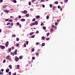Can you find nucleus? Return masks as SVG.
<instances>
[{"label":"nucleus","instance_id":"obj_1","mask_svg":"<svg viewBox=\"0 0 75 75\" xmlns=\"http://www.w3.org/2000/svg\"><path fill=\"white\" fill-rule=\"evenodd\" d=\"M8 44H9V42L8 41L6 42L5 44L6 47H8Z\"/></svg>","mask_w":75,"mask_h":75},{"label":"nucleus","instance_id":"obj_2","mask_svg":"<svg viewBox=\"0 0 75 75\" xmlns=\"http://www.w3.org/2000/svg\"><path fill=\"white\" fill-rule=\"evenodd\" d=\"M4 12H5L7 14L8 13V12H9V11H8L7 10H5L4 11Z\"/></svg>","mask_w":75,"mask_h":75},{"label":"nucleus","instance_id":"obj_3","mask_svg":"<svg viewBox=\"0 0 75 75\" xmlns=\"http://www.w3.org/2000/svg\"><path fill=\"white\" fill-rule=\"evenodd\" d=\"M19 60V59L18 58V57H15V61H18Z\"/></svg>","mask_w":75,"mask_h":75},{"label":"nucleus","instance_id":"obj_4","mask_svg":"<svg viewBox=\"0 0 75 75\" xmlns=\"http://www.w3.org/2000/svg\"><path fill=\"white\" fill-rule=\"evenodd\" d=\"M17 49H16L14 52V54L15 55H16L17 54Z\"/></svg>","mask_w":75,"mask_h":75},{"label":"nucleus","instance_id":"obj_5","mask_svg":"<svg viewBox=\"0 0 75 75\" xmlns=\"http://www.w3.org/2000/svg\"><path fill=\"white\" fill-rule=\"evenodd\" d=\"M0 47L1 48V49H4V48H5V47L3 46V45L0 46Z\"/></svg>","mask_w":75,"mask_h":75},{"label":"nucleus","instance_id":"obj_6","mask_svg":"<svg viewBox=\"0 0 75 75\" xmlns=\"http://www.w3.org/2000/svg\"><path fill=\"white\" fill-rule=\"evenodd\" d=\"M9 71H10V69H7L6 70V72L7 73H8V72Z\"/></svg>","mask_w":75,"mask_h":75},{"label":"nucleus","instance_id":"obj_7","mask_svg":"<svg viewBox=\"0 0 75 75\" xmlns=\"http://www.w3.org/2000/svg\"><path fill=\"white\" fill-rule=\"evenodd\" d=\"M35 17L36 19H38L39 18H40V16H36Z\"/></svg>","mask_w":75,"mask_h":75},{"label":"nucleus","instance_id":"obj_8","mask_svg":"<svg viewBox=\"0 0 75 75\" xmlns=\"http://www.w3.org/2000/svg\"><path fill=\"white\" fill-rule=\"evenodd\" d=\"M10 58V56L9 55L7 56L6 57V59H8Z\"/></svg>","mask_w":75,"mask_h":75},{"label":"nucleus","instance_id":"obj_9","mask_svg":"<svg viewBox=\"0 0 75 75\" xmlns=\"http://www.w3.org/2000/svg\"><path fill=\"white\" fill-rule=\"evenodd\" d=\"M21 20V21H25V20L24 19L22 18Z\"/></svg>","mask_w":75,"mask_h":75},{"label":"nucleus","instance_id":"obj_10","mask_svg":"<svg viewBox=\"0 0 75 75\" xmlns=\"http://www.w3.org/2000/svg\"><path fill=\"white\" fill-rule=\"evenodd\" d=\"M9 68L11 69H12V66H11V65H9Z\"/></svg>","mask_w":75,"mask_h":75},{"label":"nucleus","instance_id":"obj_11","mask_svg":"<svg viewBox=\"0 0 75 75\" xmlns=\"http://www.w3.org/2000/svg\"><path fill=\"white\" fill-rule=\"evenodd\" d=\"M13 1L14 3H17V1H16V0H13Z\"/></svg>","mask_w":75,"mask_h":75},{"label":"nucleus","instance_id":"obj_12","mask_svg":"<svg viewBox=\"0 0 75 75\" xmlns=\"http://www.w3.org/2000/svg\"><path fill=\"white\" fill-rule=\"evenodd\" d=\"M42 39L43 40H45V37H44V36H42Z\"/></svg>","mask_w":75,"mask_h":75},{"label":"nucleus","instance_id":"obj_13","mask_svg":"<svg viewBox=\"0 0 75 75\" xmlns=\"http://www.w3.org/2000/svg\"><path fill=\"white\" fill-rule=\"evenodd\" d=\"M6 7H7V6L5 5L4 6H3L2 8H6Z\"/></svg>","mask_w":75,"mask_h":75},{"label":"nucleus","instance_id":"obj_14","mask_svg":"<svg viewBox=\"0 0 75 75\" xmlns=\"http://www.w3.org/2000/svg\"><path fill=\"white\" fill-rule=\"evenodd\" d=\"M17 68L18 69L20 68V65H17Z\"/></svg>","mask_w":75,"mask_h":75},{"label":"nucleus","instance_id":"obj_15","mask_svg":"<svg viewBox=\"0 0 75 75\" xmlns=\"http://www.w3.org/2000/svg\"><path fill=\"white\" fill-rule=\"evenodd\" d=\"M24 14H26V13H27V11L26 10L24 11Z\"/></svg>","mask_w":75,"mask_h":75},{"label":"nucleus","instance_id":"obj_16","mask_svg":"<svg viewBox=\"0 0 75 75\" xmlns=\"http://www.w3.org/2000/svg\"><path fill=\"white\" fill-rule=\"evenodd\" d=\"M50 32L51 33H52V31H54V29L51 28L50 29Z\"/></svg>","mask_w":75,"mask_h":75},{"label":"nucleus","instance_id":"obj_17","mask_svg":"<svg viewBox=\"0 0 75 75\" xmlns=\"http://www.w3.org/2000/svg\"><path fill=\"white\" fill-rule=\"evenodd\" d=\"M43 30H46V27H45V26H44L43 27Z\"/></svg>","mask_w":75,"mask_h":75},{"label":"nucleus","instance_id":"obj_18","mask_svg":"<svg viewBox=\"0 0 75 75\" xmlns=\"http://www.w3.org/2000/svg\"><path fill=\"white\" fill-rule=\"evenodd\" d=\"M35 23L36 25H37V24H38V21H35Z\"/></svg>","mask_w":75,"mask_h":75},{"label":"nucleus","instance_id":"obj_19","mask_svg":"<svg viewBox=\"0 0 75 75\" xmlns=\"http://www.w3.org/2000/svg\"><path fill=\"white\" fill-rule=\"evenodd\" d=\"M19 58H20V59H22V58H23V56H21L19 57Z\"/></svg>","mask_w":75,"mask_h":75},{"label":"nucleus","instance_id":"obj_20","mask_svg":"<svg viewBox=\"0 0 75 75\" xmlns=\"http://www.w3.org/2000/svg\"><path fill=\"white\" fill-rule=\"evenodd\" d=\"M45 45V43H43L42 44V47L44 46Z\"/></svg>","mask_w":75,"mask_h":75},{"label":"nucleus","instance_id":"obj_21","mask_svg":"<svg viewBox=\"0 0 75 75\" xmlns=\"http://www.w3.org/2000/svg\"><path fill=\"white\" fill-rule=\"evenodd\" d=\"M26 16L27 17H29V14H26Z\"/></svg>","mask_w":75,"mask_h":75},{"label":"nucleus","instance_id":"obj_22","mask_svg":"<svg viewBox=\"0 0 75 75\" xmlns=\"http://www.w3.org/2000/svg\"><path fill=\"white\" fill-rule=\"evenodd\" d=\"M26 45H28V41L26 42Z\"/></svg>","mask_w":75,"mask_h":75},{"label":"nucleus","instance_id":"obj_23","mask_svg":"<svg viewBox=\"0 0 75 75\" xmlns=\"http://www.w3.org/2000/svg\"><path fill=\"white\" fill-rule=\"evenodd\" d=\"M33 34H34V33L33 32H31V33H30V35H33Z\"/></svg>","mask_w":75,"mask_h":75},{"label":"nucleus","instance_id":"obj_24","mask_svg":"<svg viewBox=\"0 0 75 75\" xmlns=\"http://www.w3.org/2000/svg\"><path fill=\"white\" fill-rule=\"evenodd\" d=\"M55 3L56 4H58V1H56L55 2Z\"/></svg>","mask_w":75,"mask_h":75},{"label":"nucleus","instance_id":"obj_25","mask_svg":"<svg viewBox=\"0 0 75 75\" xmlns=\"http://www.w3.org/2000/svg\"><path fill=\"white\" fill-rule=\"evenodd\" d=\"M11 55H12L13 56L14 55V53L12 52H11Z\"/></svg>","mask_w":75,"mask_h":75},{"label":"nucleus","instance_id":"obj_26","mask_svg":"<svg viewBox=\"0 0 75 75\" xmlns=\"http://www.w3.org/2000/svg\"><path fill=\"white\" fill-rule=\"evenodd\" d=\"M20 45H19V43H17L16 44V46L17 47H18Z\"/></svg>","mask_w":75,"mask_h":75},{"label":"nucleus","instance_id":"obj_27","mask_svg":"<svg viewBox=\"0 0 75 75\" xmlns=\"http://www.w3.org/2000/svg\"><path fill=\"white\" fill-rule=\"evenodd\" d=\"M19 38H16V41H19Z\"/></svg>","mask_w":75,"mask_h":75},{"label":"nucleus","instance_id":"obj_28","mask_svg":"<svg viewBox=\"0 0 75 75\" xmlns=\"http://www.w3.org/2000/svg\"><path fill=\"white\" fill-rule=\"evenodd\" d=\"M49 35H50V33H48L47 34V36H49Z\"/></svg>","mask_w":75,"mask_h":75},{"label":"nucleus","instance_id":"obj_29","mask_svg":"<svg viewBox=\"0 0 75 75\" xmlns=\"http://www.w3.org/2000/svg\"><path fill=\"white\" fill-rule=\"evenodd\" d=\"M35 59V57H33L32 58V59L33 60Z\"/></svg>","mask_w":75,"mask_h":75},{"label":"nucleus","instance_id":"obj_30","mask_svg":"<svg viewBox=\"0 0 75 75\" xmlns=\"http://www.w3.org/2000/svg\"><path fill=\"white\" fill-rule=\"evenodd\" d=\"M16 24L17 25H20V23H19V22H18L16 23Z\"/></svg>","mask_w":75,"mask_h":75},{"label":"nucleus","instance_id":"obj_31","mask_svg":"<svg viewBox=\"0 0 75 75\" xmlns=\"http://www.w3.org/2000/svg\"><path fill=\"white\" fill-rule=\"evenodd\" d=\"M35 21V18H34L32 20L33 21Z\"/></svg>","mask_w":75,"mask_h":75},{"label":"nucleus","instance_id":"obj_32","mask_svg":"<svg viewBox=\"0 0 75 75\" xmlns=\"http://www.w3.org/2000/svg\"><path fill=\"white\" fill-rule=\"evenodd\" d=\"M9 20V19H5L6 21H8Z\"/></svg>","mask_w":75,"mask_h":75},{"label":"nucleus","instance_id":"obj_33","mask_svg":"<svg viewBox=\"0 0 75 75\" xmlns=\"http://www.w3.org/2000/svg\"><path fill=\"white\" fill-rule=\"evenodd\" d=\"M46 18L47 19V20H48L49 19V16H47V17H46Z\"/></svg>","mask_w":75,"mask_h":75},{"label":"nucleus","instance_id":"obj_34","mask_svg":"<svg viewBox=\"0 0 75 75\" xmlns=\"http://www.w3.org/2000/svg\"><path fill=\"white\" fill-rule=\"evenodd\" d=\"M32 52H34V49L32 48Z\"/></svg>","mask_w":75,"mask_h":75},{"label":"nucleus","instance_id":"obj_35","mask_svg":"<svg viewBox=\"0 0 75 75\" xmlns=\"http://www.w3.org/2000/svg\"><path fill=\"white\" fill-rule=\"evenodd\" d=\"M34 35H33L32 36H31V38H34Z\"/></svg>","mask_w":75,"mask_h":75},{"label":"nucleus","instance_id":"obj_36","mask_svg":"<svg viewBox=\"0 0 75 75\" xmlns=\"http://www.w3.org/2000/svg\"><path fill=\"white\" fill-rule=\"evenodd\" d=\"M49 39L50 38H46V40H47V41H48V40H49Z\"/></svg>","mask_w":75,"mask_h":75},{"label":"nucleus","instance_id":"obj_37","mask_svg":"<svg viewBox=\"0 0 75 75\" xmlns=\"http://www.w3.org/2000/svg\"><path fill=\"white\" fill-rule=\"evenodd\" d=\"M12 37H16V35H12Z\"/></svg>","mask_w":75,"mask_h":75},{"label":"nucleus","instance_id":"obj_38","mask_svg":"<svg viewBox=\"0 0 75 75\" xmlns=\"http://www.w3.org/2000/svg\"><path fill=\"white\" fill-rule=\"evenodd\" d=\"M8 74L9 75H11V71H10L8 72Z\"/></svg>","mask_w":75,"mask_h":75},{"label":"nucleus","instance_id":"obj_39","mask_svg":"<svg viewBox=\"0 0 75 75\" xmlns=\"http://www.w3.org/2000/svg\"><path fill=\"white\" fill-rule=\"evenodd\" d=\"M31 2H29V6H31Z\"/></svg>","mask_w":75,"mask_h":75},{"label":"nucleus","instance_id":"obj_40","mask_svg":"<svg viewBox=\"0 0 75 75\" xmlns=\"http://www.w3.org/2000/svg\"><path fill=\"white\" fill-rule=\"evenodd\" d=\"M11 48H10L9 49H8V50L9 52H11Z\"/></svg>","mask_w":75,"mask_h":75},{"label":"nucleus","instance_id":"obj_41","mask_svg":"<svg viewBox=\"0 0 75 75\" xmlns=\"http://www.w3.org/2000/svg\"><path fill=\"white\" fill-rule=\"evenodd\" d=\"M32 24L33 25H35V22L33 23Z\"/></svg>","mask_w":75,"mask_h":75},{"label":"nucleus","instance_id":"obj_42","mask_svg":"<svg viewBox=\"0 0 75 75\" xmlns=\"http://www.w3.org/2000/svg\"><path fill=\"white\" fill-rule=\"evenodd\" d=\"M68 1V0H64V2L65 3H66Z\"/></svg>","mask_w":75,"mask_h":75},{"label":"nucleus","instance_id":"obj_43","mask_svg":"<svg viewBox=\"0 0 75 75\" xmlns=\"http://www.w3.org/2000/svg\"><path fill=\"white\" fill-rule=\"evenodd\" d=\"M11 49L12 50H14V47H13V46L12 47Z\"/></svg>","mask_w":75,"mask_h":75},{"label":"nucleus","instance_id":"obj_44","mask_svg":"<svg viewBox=\"0 0 75 75\" xmlns=\"http://www.w3.org/2000/svg\"><path fill=\"white\" fill-rule=\"evenodd\" d=\"M9 21H10V22H13V20H10L9 21H8V22H9Z\"/></svg>","mask_w":75,"mask_h":75},{"label":"nucleus","instance_id":"obj_45","mask_svg":"<svg viewBox=\"0 0 75 75\" xmlns=\"http://www.w3.org/2000/svg\"><path fill=\"white\" fill-rule=\"evenodd\" d=\"M36 34H38V33H39V31L38 30L36 32Z\"/></svg>","mask_w":75,"mask_h":75},{"label":"nucleus","instance_id":"obj_46","mask_svg":"<svg viewBox=\"0 0 75 75\" xmlns=\"http://www.w3.org/2000/svg\"><path fill=\"white\" fill-rule=\"evenodd\" d=\"M40 25H41V26H42V25H44V23H42Z\"/></svg>","mask_w":75,"mask_h":75},{"label":"nucleus","instance_id":"obj_47","mask_svg":"<svg viewBox=\"0 0 75 75\" xmlns=\"http://www.w3.org/2000/svg\"><path fill=\"white\" fill-rule=\"evenodd\" d=\"M55 25H58V23H55Z\"/></svg>","mask_w":75,"mask_h":75},{"label":"nucleus","instance_id":"obj_48","mask_svg":"<svg viewBox=\"0 0 75 75\" xmlns=\"http://www.w3.org/2000/svg\"><path fill=\"white\" fill-rule=\"evenodd\" d=\"M19 18H21V16H19Z\"/></svg>","mask_w":75,"mask_h":75},{"label":"nucleus","instance_id":"obj_49","mask_svg":"<svg viewBox=\"0 0 75 75\" xmlns=\"http://www.w3.org/2000/svg\"><path fill=\"white\" fill-rule=\"evenodd\" d=\"M36 45H39V42H37L36 43Z\"/></svg>","mask_w":75,"mask_h":75},{"label":"nucleus","instance_id":"obj_50","mask_svg":"<svg viewBox=\"0 0 75 75\" xmlns=\"http://www.w3.org/2000/svg\"><path fill=\"white\" fill-rule=\"evenodd\" d=\"M36 55H39V53H38V52H37L36 54Z\"/></svg>","mask_w":75,"mask_h":75},{"label":"nucleus","instance_id":"obj_51","mask_svg":"<svg viewBox=\"0 0 75 75\" xmlns=\"http://www.w3.org/2000/svg\"><path fill=\"white\" fill-rule=\"evenodd\" d=\"M54 27H55V26H54V25H52V28H54Z\"/></svg>","mask_w":75,"mask_h":75},{"label":"nucleus","instance_id":"obj_52","mask_svg":"<svg viewBox=\"0 0 75 75\" xmlns=\"http://www.w3.org/2000/svg\"><path fill=\"white\" fill-rule=\"evenodd\" d=\"M60 7H61V6H60L59 5L58 6V8H60Z\"/></svg>","mask_w":75,"mask_h":75},{"label":"nucleus","instance_id":"obj_53","mask_svg":"<svg viewBox=\"0 0 75 75\" xmlns=\"http://www.w3.org/2000/svg\"><path fill=\"white\" fill-rule=\"evenodd\" d=\"M24 47H26V45L25 44V43L24 44Z\"/></svg>","mask_w":75,"mask_h":75},{"label":"nucleus","instance_id":"obj_54","mask_svg":"<svg viewBox=\"0 0 75 75\" xmlns=\"http://www.w3.org/2000/svg\"><path fill=\"white\" fill-rule=\"evenodd\" d=\"M0 75H3V72L0 73Z\"/></svg>","mask_w":75,"mask_h":75},{"label":"nucleus","instance_id":"obj_55","mask_svg":"<svg viewBox=\"0 0 75 75\" xmlns=\"http://www.w3.org/2000/svg\"><path fill=\"white\" fill-rule=\"evenodd\" d=\"M15 20H16V21H17L18 20V19H17V18H16Z\"/></svg>","mask_w":75,"mask_h":75},{"label":"nucleus","instance_id":"obj_56","mask_svg":"<svg viewBox=\"0 0 75 75\" xmlns=\"http://www.w3.org/2000/svg\"><path fill=\"white\" fill-rule=\"evenodd\" d=\"M6 59H5L3 61V63H5V62H6Z\"/></svg>","mask_w":75,"mask_h":75},{"label":"nucleus","instance_id":"obj_57","mask_svg":"<svg viewBox=\"0 0 75 75\" xmlns=\"http://www.w3.org/2000/svg\"><path fill=\"white\" fill-rule=\"evenodd\" d=\"M42 6L44 8V7H45V5H44V4L42 5Z\"/></svg>","mask_w":75,"mask_h":75},{"label":"nucleus","instance_id":"obj_58","mask_svg":"<svg viewBox=\"0 0 75 75\" xmlns=\"http://www.w3.org/2000/svg\"><path fill=\"white\" fill-rule=\"evenodd\" d=\"M40 1L41 2H43V1H44V0H41Z\"/></svg>","mask_w":75,"mask_h":75},{"label":"nucleus","instance_id":"obj_59","mask_svg":"<svg viewBox=\"0 0 75 75\" xmlns=\"http://www.w3.org/2000/svg\"><path fill=\"white\" fill-rule=\"evenodd\" d=\"M52 4H50V7H51H51H52Z\"/></svg>","mask_w":75,"mask_h":75},{"label":"nucleus","instance_id":"obj_60","mask_svg":"<svg viewBox=\"0 0 75 75\" xmlns=\"http://www.w3.org/2000/svg\"><path fill=\"white\" fill-rule=\"evenodd\" d=\"M10 24V23H9L8 22L7 23V25H9V24Z\"/></svg>","mask_w":75,"mask_h":75},{"label":"nucleus","instance_id":"obj_61","mask_svg":"<svg viewBox=\"0 0 75 75\" xmlns=\"http://www.w3.org/2000/svg\"><path fill=\"white\" fill-rule=\"evenodd\" d=\"M13 75H16V73H15L13 74Z\"/></svg>","mask_w":75,"mask_h":75},{"label":"nucleus","instance_id":"obj_62","mask_svg":"<svg viewBox=\"0 0 75 75\" xmlns=\"http://www.w3.org/2000/svg\"><path fill=\"white\" fill-rule=\"evenodd\" d=\"M60 21V20H57V22H59Z\"/></svg>","mask_w":75,"mask_h":75},{"label":"nucleus","instance_id":"obj_63","mask_svg":"<svg viewBox=\"0 0 75 75\" xmlns=\"http://www.w3.org/2000/svg\"><path fill=\"white\" fill-rule=\"evenodd\" d=\"M30 25L31 26H33V23H30Z\"/></svg>","mask_w":75,"mask_h":75},{"label":"nucleus","instance_id":"obj_64","mask_svg":"<svg viewBox=\"0 0 75 75\" xmlns=\"http://www.w3.org/2000/svg\"><path fill=\"white\" fill-rule=\"evenodd\" d=\"M3 0H1L0 1V2H1V3H2V2H3Z\"/></svg>","mask_w":75,"mask_h":75}]
</instances>
